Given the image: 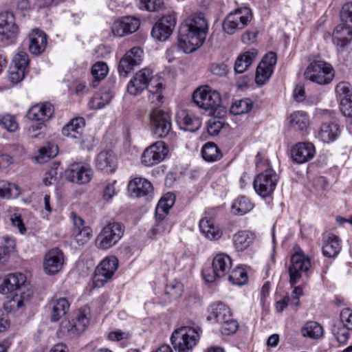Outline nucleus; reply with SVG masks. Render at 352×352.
Here are the masks:
<instances>
[{
	"instance_id": "obj_1",
	"label": "nucleus",
	"mask_w": 352,
	"mask_h": 352,
	"mask_svg": "<svg viewBox=\"0 0 352 352\" xmlns=\"http://www.w3.org/2000/svg\"><path fill=\"white\" fill-rule=\"evenodd\" d=\"M208 29V21L203 14L189 16L179 27V47L185 53L195 51L204 43Z\"/></svg>"
},
{
	"instance_id": "obj_2",
	"label": "nucleus",
	"mask_w": 352,
	"mask_h": 352,
	"mask_svg": "<svg viewBox=\"0 0 352 352\" xmlns=\"http://www.w3.org/2000/svg\"><path fill=\"white\" fill-rule=\"evenodd\" d=\"M151 82L148 99L155 104L162 102L163 83L153 78V71L149 68H144L138 72L127 85L129 94L136 96L145 89Z\"/></svg>"
},
{
	"instance_id": "obj_3",
	"label": "nucleus",
	"mask_w": 352,
	"mask_h": 352,
	"mask_svg": "<svg viewBox=\"0 0 352 352\" xmlns=\"http://www.w3.org/2000/svg\"><path fill=\"white\" fill-rule=\"evenodd\" d=\"M256 167L261 173L254 177V189L263 198L270 197L276 187L278 176L268 163L258 162Z\"/></svg>"
},
{
	"instance_id": "obj_4",
	"label": "nucleus",
	"mask_w": 352,
	"mask_h": 352,
	"mask_svg": "<svg viewBox=\"0 0 352 352\" xmlns=\"http://www.w3.org/2000/svg\"><path fill=\"white\" fill-rule=\"evenodd\" d=\"M305 78L312 82L325 85L329 84L335 76L332 65L324 60H316L310 63L307 67Z\"/></svg>"
},
{
	"instance_id": "obj_5",
	"label": "nucleus",
	"mask_w": 352,
	"mask_h": 352,
	"mask_svg": "<svg viewBox=\"0 0 352 352\" xmlns=\"http://www.w3.org/2000/svg\"><path fill=\"white\" fill-rule=\"evenodd\" d=\"M199 339V335L195 329L182 327L173 332L170 341L176 352H191Z\"/></svg>"
},
{
	"instance_id": "obj_6",
	"label": "nucleus",
	"mask_w": 352,
	"mask_h": 352,
	"mask_svg": "<svg viewBox=\"0 0 352 352\" xmlns=\"http://www.w3.org/2000/svg\"><path fill=\"white\" fill-rule=\"evenodd\" d=\"M124 233V226L122 223H109L97 236L95 241L96 246L99 250H109L122 239Z\"/></svg>"
},
{
	"instance_id": "obj_7",
	"label": "nucleus",
	"mask_w": 352,
	"mask_h": 352,
	"mask_svg": "<svg viewBox=\"0 0 352 352\" xmlns=\"http://www.w3.org/2000/svg\"><path fill=\"white\" fill-rule=\"evenodd\" d=\"M192 100L197 107L210 111L217 109L221 102L220 94L209 85L197 87L192 94Z\"/></svg>"
},
{
	"instance_id": "obj_8",
	"label": "nucleus",
	"mask_w": 352,
	"mask_h": 352,
	"mask_svg": "<svg viewBox=\"0 0 352 352\" xmlns=\"http://www.w3.org/2000/svg\"><path fill=\"white\" fill-rule=\"evenodd\" d=\"M252 19V13L249 8H238L226 17L223 23V30L229 34H232L236 31L243 29Z\"/></svg>"
},
{
	"instance_id": "obj_9",
	"label": "nucleus",
	"mask_w": 352,
	"mask_h": 352,
	"mask_svg": "<svg viewBox=\"0 0 352 352\" xmlns=\"http://www.w3.org/2000/svg\"><path fill=\"white\" fill-rule=\"evenodd\" d=\"M232 259L228 254H219L212 261V268L204 269L202 274L205 280L208 283L214 282L217 278L225 276L230 272L232 267Z\"/></svg>"
},
{
	"instance_id": "obj_10",
	"label": "nucleus",
	"mask_w": 352,
	"mask_h": 352,
	"mask_svg": "<svg viewBox=\"0 0 352 352\" xmlns=\"http://www.w3.org/2000/svg\"><path fill=\"white\" fill-rule=\"evenodd\" d=\"M311 266L310 258L301 250L296 251L291 257V265L289 267L290 284H296L302 274L307 272Z\"/></svg>"
},
{
	"instance_id": "obj_11",
	"label": "nucleus",
	"mask_w": 352,
	"mask_h": 352,
	"mask_svg": "<svg viewBox=\"0 0 352 352\" xmlns=\"http://www.w3.org/2000/svg\"><path fill=\"white\" fill-rule=\"evenodd\" d=\"M118 267V260L114 256L104 258L96 267L94 277V284L100 287L109 281Z\"/></svg>"
},
{
	"instance_id": "obj_12",
	"label": "nucleus",
	"mask_w": 352,
	"mask_h": 352,
	"mask_svg": "<svg viewBox=\"0 0 352 352\" xmlns=\"http://www.w3.org/2000/svg\"><path fill=\"white\" fill-rule=\"evenodd\" d=\"M168 153V148L164 142L159 141L146 148L141 157L142 163L146 166H152L163 161Z\"/></svg>"
},
{
	"instance_id": "obj_13",
	"label": "nucleus",
	"mask_w": 352,
	"mask_h": 352,
	"mask_svg": "<svg viewBox=\"0 0 352 352\" xmlns=\"http://www.w3.org/2000/svg\"><path fill=\"white\" fill-rule=\"evenodd\" d=\"M68 181L78 184L89 183L93 177V170L87 164L74 163L71 164L65 171Z\"/></svg>"
},
{
	"instance_id": "obj_14",
	"label": "nucleus",
	"mask_w": 352,
	"mask_h": 352,
	"mask_svg": "<svg viewBox=\"0 0 352 352\" xmlns=\"http://www.w3.org/2000/svg\"><path fill=\"white\" fill-rule=\"evenodd\" d=\"M143 50L140 47H133L126 52L118 65V72L121 76L126 77L134 67L142 61Z\"/></svg>"
},
{
	"instance_id": "obj_15",
	"label": "nucleus",
	"mask_w": 352,
	"mask_h": 352,
	"mask_svg": "<svg viewBox=\"0 0 352 352\" xmlns=\"http://www.w3.org/2000/svg\"><path fill=\"white\" fill-rule=\"evenodd\" d=\"M177 21L175 14L162 16L153 26L151 35L157 41H164L172 34Z\"/></svg>"
},
{
	"instance_id": "obj_16",
	"label": "nucleus",
	"mask_w": 352,
	"mask_h": 352,
	"mask_svg": "<svg viewBox=\"0 0 352 352\" xmlns=\"http://www.w3.org/2000/svg\"><path fill=\"white\" fill-rule=\"evenodd\" d=\"M151 124L153 132L160 138L166 137L171 130L170 116L162 111H154L151 114Z\"/></svg>"
},
{
	"instance_id": "obj_17",
	"label": "nucleus",
	"mask_w": 352,
	"mask_h": 352,
	"mask_svg": "<svg viewBox=\"0 0 352 352\" xmlns=\"http://www.w3.org/2000/svg\"><path fill=\"white\" fill-rule=\"evenodd\" d=\"M89 324V318L85 310L80 309L73 323H70L69 321L62 322L60 330L64 333H67V336L76 337L83 332Z\"/></svg>"
},
{
	"instance_id": "obj_18",
	"label": "nucleus",
	"mask_w": 352,
	"mask_h": 352,
	"mask_svg": "<svg viewBox=\"0 0 352 352\" xmlns=\"http://www.w3.org/2000/svg\"><path fill=\"white\" fill-rule=\"evenodd\" d=\"M18 32L14 16L9 12L0 14V41L9 44L13 42Z\"/></svg>"
},
{
	"instance_id": "obj_19",
	"label": "nucleus",
	"mask_w": 352,
	"mask_h": 352,
	"mask_svg": "<svg viewBox=\"0 0 352 352\" xmlns=\"http://www.w3.org/2000/svg\"><path fill=\"white\" fill-rule=\"evenodd\" d=\"M276 62V53L270 52L265 55L256 69L255 80L258 85H263L270 79Z\"/></svg>"
},
{
	"instance_id": "obj_20",
	"label": "nucleus",
	"mask_w": 352,
	"mask_h": 352,
	"mask_svg": "<svg viewBox=\"0 0 352 352\" xmlns=\"http://www.w3.org/2000/svg\"><path fill=\"white\" fill-rule=\"evenodd\" d=\"M71 218L73 221L72 236L78 245H83L91 238L92 230L85 226L84 220L75 212L71 213Z\"/></svg>"
},
{
	"instance_id": "obj_21",
	"label": "nucleus",
	"mask_w": 352,
	"mask_h": 352,
	"mask_svg": "<svg viewBox=\"0 0 352 352\" xmlns=\"http://www.w3.org/2000/svg\"><path fill=\"white\" fill-rule=\"evenodd\" d=\"M70 302L65 297L52 298L47 303V312L51 322H56L65 316L69 310Z\"/></svg>"
},
{
	"instance_id": "obj_22",
	"label": "nucleus",
	"mask_w": 352,
	"mask_h": 352,
	"mask_svg": "<svg viewBox=\"0 0 352 352\" xmlns=\"http://www.w3.org/2000/svg\"><path fill=\"white\" fill-rule=\"evenodd\" d=\"M63 263V253L58 248H53L45 255L43 269L47 274L53 275L62 269Z\"/></svg>"
},
{
	"instance_id": "obj_23",
	"label": "nucleus",
	"mask_w": 352,
	"mask_h": 352,
	"mask_svg": "<svg viewBox=\"0 0 352 352\" xmlns=\"http://www.w3.org/2000/svg\"><path fill=\"white\" fill-rule=\"evenodd\" d=\"M316 153L314 145L311 142H299L291 151L292 158L297 164H303L311 160Z\"/></svg>"
},
{
	"instance_id": "obj_24",
	"label": "nucleus",
	"mask_w": 352,
	"mask_h": 352,
	"mask_svg": "<svg viewBox=\"0 0 352 352\" xmlns=\"http://www.w3.org/2000/svg\"><path fill=\"white\" fill-rule=\"evenodd\" d=\"M176 121L182 129L190 132L197 131L201 126L199 118L185 110L179 111L177 113Z\"/></svg>"
},
{
	"instance_id": "obj_25",
	"label": "nucleus",
	"mask_w": 352,
	"mask_h": 352,
	"mask_svg": "<svg viewBox=\"0 0 352 352\" xmlns=\"http://www.w3.org/2000/svg\"><path fill=\"white\" fill-rule=\"evenodd\" d=\"M54 113V108L50 102L38 104L32 106L28 112V118L30 120L43 123L47 121Z\"/></svg>"
},
{
	"instance_id": "obj_26",
	"label": "nucleus",
	"mask_w": 352,
	"mask_h": 352,
	"mask_svg": "<svg viewBox=\"0 0 352 352\" xmlns=\"http://www.w3.org/2000/svg\"><path fill=\"white\" fill-rule=\"evenodd\" d=\"M232 316L230 308L223 302L213 303L208 309L207 320L216 323H221Z\"/></svg>"
},
{
	"instance_id": "obj_27",
	"label": "nucleus",
	"mask_w": 352,
	"mask_h": 352,
	"mask_svg": "<svg viewBox=\"0 0 352 352\" xmlns=\"http://www.w3.org/2000/svg\"><path fill=\"white\" fill-rule=\"evenodd\" d=\"M47 46V36L44 32L34 29L29 35V50L34 55L41 54Z\"/></svg>"
},
{
	"instance_id": "obj_28",
	"label": "nucleus",
	"mask_w": 352,
	"mask_h": 352,
	"mask_svg": "<svg viewBox=\"0 0 352 352\" xmlns=\"http://www.w3.org/2000/svg\"><path fill=\"white\" fill-rule=\"evenodd\" d=\"M199 230L203 235L210 241H217L222 236V231L210 218H203L199 221Z\"/></svg>"
},
{
	"instance_id": "obj_29",
	"label": "nucleus",
	"mask_w": 352,
	"mask_h": 352,
	"mask_svg": "<svg viewBox=\"0 0 352 352\" xmlns=\"http://www.w3.org/2000/svg\"><path fill=\"white\" fill-rule=\"evenodd\" d=\"M26 281L25 276L22 273H12L8 274L0 285V293L6 294L21 287Z\"/></svg>"
},
{
	"instance_id": "obj_30",
	"label": "nucleus",
	"mask_w": 352,
	"mask_h": 352,
	"mask_svg": "<svg viewBox=\"0 0 352 352\" xmlns=\"http://www.w3.org/2000/svg\"><path fill=\"white\" fill-rule=\"evenodd\" d=\"M96 167L105 173H112L116 168V157L109 151H101L96 160Z\"/></svg>"
},
{
	"instance_id": "obj_31",
	"label": "nucleus",
	"mask_w": 352,
	"mask_h": 352,
	"mask_svg": "<svg viewBox=\"0 0 352 352\" xmlns=\"http://www.w3.org/2000/svg\"><path fill=\"white\" fill-rule=\"evenodd\" d=\"M339 135V126L334 122H327L321 125L318 138L324 143H329L335 141Z\"/></svg>"
},
{
	"instance_id": "obj_32",
	"label": "nucleus",
	"mask_w": 352,
	"mask_h": 352,
	"mask_svg": "<svg viewBox=\"0 0 352 352\" xmlns=\"http://www.w3.org/2000/svg\"><path fill=\"white\" fill-rule=\"evenodd\" d=\"M254 235L248 230H240L232 236V243L237 252H243L253 242Z\"/></svg>"
},
{
	"instance_id": "obj_33",
	"label": "nucleus",
	"mask_w": 352,
	"mask_h": 352,
	"mask_svg": "<svg viewBox=\"0 0 352 352\" xmlns=\"http://www.w3.org/2000/svg\"><path fill=\"white\" fill-rule=\"evenodd\" d=\"M85 126V119L82 117L73 118L62 129L63 135L70 138H77L80 135Z\"/></svg>"
},
{
	"instance_id": "obj_34",
	"label": "nucleus",
	"mask_w": 352,
	"mask_h": 352,
	"mask_svg": "<svg viewBox=\"0 0 352 352\" xmlns=\"http://www.w3.org/2000/svg\"><path fill=\"white\" fill-rule=\"evenodd\" d=\"M129 186L136 197H143L153 191L151 183L141 177H136L133 179L130 182Z\"/></svg>"
},
{
	"instance_id": "obj_35",
	"label": "nucleus",
	"mask_w": 352,
	"mask_h": 352,
	"mask_svg": "<svg viewBox=\"0 0 352 352\" xmlns=\"http://www.w3.org/2000/svg\"><path fill=\"white\" fill-rule=\"evenodd\" d=\"M256 56L257 52L256 50H251L241 54L235 61V72L239 74L244 72L251 65Z\"/></svg>"
},
{
	"instance_id": "obj_36",
	"label": "nucleus",
	"mask_w": 352,
	"mask_h": 352,
	"mask_svg": "<svg viewBox=\"0 0 352 352\" xmlns=\"http://www.w3.org/2000/svg\"><path fill=\"white\" fill-rule=\"evenodd\" d=\"M175 197L173 193L168 192L165 194L159 201L156 209L155 217L158 219H164L168 213L169 210L174 205Z\"/></svg>"
},
{
	"instance_id": "obj_37",
	"label": "nucleus",
	"mask_w": 352,
	"mask_h": 352,
	"mask_svg": "<svg viewBox=\"0 0 352 352\" xmlns=\"http://www.w3.org/2000/svg\"><path fill=\"white\" fill-rule=\"evenodd\" d=\"M289 126L294 130L304 131L309 126V117L304 111H295L289 116Z\"/></svg>"
},
{
	"instance_id": "obj_38",
	"label": "nucleus",
	"mask_w": 352,
	"mask_h": 352,
	"mask_svg": "<svg viewBox=\"0 0 352 352\" xmlns=\"http://www.w3.org/2000/svg\"><path fill=\"white\" fill-rule=\"evenodd\" d=\"M341 250L340 240L338 236L330 234L322 246V253L327 257H334Z\"/></svg>"
},
{
	"instance_id": "obj_39",
	"label": "nucleus",
	"mask_w": 352,
	"mask_h": 352,
	"mask_svg": "<svg viewBox=\"0 0 352 352\" xmlns=\"http://www.w3.org/2000/svg\"><path fill=\"white\" fill-rule=\"evenodd\" d=\"M201 155L204 160L208 162H214L219 160L223 155L220 149L214 142L206 143L201 149Z\"/></svg>"
},
{
	"instance_id": "obj_40",
	"label": "nucleus",
	"mask_w": 352,
	"mask_h": 352,
	"mask_svg": "<svg viewBox=\"0 0 352 352\" xmlns=\"http://www.w3.org/2000/svg\"><path fill=\"white\" fill-rule=\"evenodd\" d=\"M111 98L109 91L96 93L89 102V107L91 109H102L110 102Z\"/></svg>"
},
{
	"instance_id": "obj_41",
	"label": "nucleus",
	"mask_w": 352,
	"mask_h": 352,
	"mask_svg": "<svg viewBox=\"0 0 352 352\" xmlns=\"http://www.w3.org/2000/svg\"><path fill=\"white\" fill-rule=\"evenodd\" d=\"M301 333L304 337L319 339L323 336V328L315 321H309L302 327Z\"/></svg>"
},
{
	"instance_id": "obj_42",
	"label": "nucleus",
	"mask_w": 352,
	"mask_h": 352,
	"mask_svg": "<svg viewBox=\"0 0 352 352\" xmlns=\"http://www.w3.org/2000/svg\"><path fill=\"white\" fill-rule=\"evenodd\" d=\"M21 193L19 187L14 184L6 181H0V198L14 199Z\"/></svg>"
},
{
	"instance_id": "obj_43",
	"label": "nucleus",
	"mask_w": 352,
	"mask_h": 352,
	"mask_svg": "<svg viewBox=\"0 0 352 352\" xmlns=\"http://www.w3.org/2000/svg\"><path fill=\"white\" fill-rule=\"evenodd\" d=\"M253 208V204L250 199L245 197L241 196L236 198L232 204V212L238 215H243L249 212Z\"/></svg>"
},
{
	"instance_id": "obj_44",
	"label": "nucleus",
	"mask_w": 352,
	"mask_h": 352,
	"mask_svg": "<svg viewBox=\"0 0 352 352\" xmlns=\"http://www.w3.org/2000/svg\"><path fill=\"white\" fill-rule=\"evenodd\" d=\"M349 34H352L351 31L344 26L338 25L333 34V43L340 47H344L349 43V40L346 38V36Z\"/></svg>"
},
{
	"instance_id": "obj_45",
	"label": "nucleus",
	"mask_w": 352,
	"mask_h": 352,
	"mask_svg": "<svg viewBox=\"0 0 352 352\" xmlns=\"http://www.w3.org/2000/svg\"><path fill=\"white\" fill-rule=\"evenodd\" d=\"M183 292V284L175 280L166 286L164 294L167 296L168 300H173L179 298L182 295Z\"/></svg>"
},
{
	"instance_id": "obj_46",
	"label": "nucleus",
	"mask_w": 352,
	"mask_h": 352,
	"mask_svg": "<svg viewBox=\"0 0 352 352\" xmlns=\"http://www.w3.org/2000/svg\"><path fill=\"white\" fill-rule=\"evenodd\" d=\"M340 19L343 23L341 25L351 31L352 34V3H346L342 6Z\"/></svg>"
},
{
	"instance_id": "obj_47",
	"label": "nucleus",
	"mask_w": 352,
	"mask_h": 352,
	"mask_svg": "<svg viewBox=\"0 0 352 352\" xmlns=\"http://www.w3.org/2000/svg\"><path fill=\"white\" fill-rule=\"evenodd\" d=\"M228 280L234 285H243L248 280L247 272L243 268L237 267L232 270L228 276Z\"/></svg>"
},
{
	"instance_id": "obj_48",
	"label": "nucleus",
	"mask_w": 352,
	"mask_h": 352,
	"mask_svg": "<svg viewBox=\"0 0 352 352\" xmlns=\"http://www.w3.org/2000/svg\"><path fill=\"white\" fill-rule=\"evenodd\" d=\"M252 107V102L248 99L236 101L230 107V112L234 115H241L249 112Z\"/></svg>"
},
{
	"instance_id": "obj_49",
	"label": "nucleus",
	"mask_w": 352,
	"mask_h": 352,
	"mask_svg": "<svg viewBox=\"0 0 352 352\" xmlns=\"http://www.w3.org/2000/svg\"><path fill=\"white\" fill-rule=\"evenodd\" d=\"M351 329L342 325L339 322L332 327L331 331L336 337L338 342L340 343H345L347 342L349 337V331Z\"/></svg>"
},
{
	"instance_id": "obj_50",
	"label": "nucleus",
	"mask_w": 352,
	"mask_h": 352,
	"mask_svg": "<svg viewBox=\"0 0 352 352\" xmlns=\"http://www.w3.org/2000/svg\"><path fill=\"white\" fill-rule=\"evenodd\" d=\"M109 72L107 65L104 62H97L91 68V74L94 79L100 81L104 78Z\"/></svg>"
},
{
	"instance_id": "obj_51",
	"label": "nucleus",
	"mask_w": 352,
	"mask_h": 352,
	"mask_svg": "<svg viewBox=\"0 0 352 352\" xmlns=\"http://www.w3.org/2000/svg\"><path fill=\"white\" fill-rule=\"evenodd\" d=\"M58 153V148L56 146L50 148L45 147L41 148L38 151V155L36 157L38 163L42 164L47 162L51 158L55 157Z\"/></svg>"
},
{
	"instance_id": "obj_52",
	"label": "nucleus",
	"mask_w": 352,
	"mask_h": 352,
	"mask_svg": "<svg viewBox=\"0 0 352 352\" xmlns=\"http://www.w3.org/2000/svg\"><path fill=\"white\" fill-rule=\"evenodd\" d=\"M162 0H138V6L141 10L149 12L158 10L163 6Z\"/></svg>"
},
{
	"instance_id": "obj_53",
	"label": "nucleus",
	"mask_w": 352,
	"mask_h": 352,
	"mask_svg": "<svg viewBox=\"0 0 352 352\" xmlns=\"http://www.w3.org/2000/svg\"><path fill=\"white\" fill-rule=\"evenodd\" d=\"M221 325V332L223 335L229 336L236 331L239 324L236 320H234L232 316L228 320L222 322Z\"/></svg>"
},
{
	"instance_id": "obj_54",
	"label": "nucleus",
	"mask_w": 352,
	"mask_h": 352,
	"mask_svg": "<svg viewBox=\"0 0 352 352\" xmlns=\"http://www.w3.org/2000/svg\"><path fill=\"white\" fill-rule=\"evenodd\" d=\"M26 71L11 65L8 71V79L13 84L20 82L25 77Z\"/></svg>"
},
{
	"instance_id": "obj_55",
	"label": "nucleus",
	"mask_w": 352,
	"mask_h": 352,
	"mask_svg": "<svg viewBox=\"0 0 352 352\" xmlns=\"http://www.w3.org/2000/svg\"><path fill=\"white\" fill-rule=\"evenodd\" d=\"M164 219H158L156 218L157 223L153 229L154 234H165L170 232L172 225L167 220Z\"/></svg>"
},
{
	"instance_id": "obj_56",
	"label": "nucleus",
	"mask_w": 352,
	"mask_h": 352,
	"mask_svg": "<svg viewBox=\"0 0 352 352\" xmlns=\"http://www.w3.org/2000/svg\"><path fill=\"white\" fill-rule=\"evenodd\" d=\"M29 63L28 55L24 52L17 53L12 59V66L26 71Z\"/></svg>"
},
{
	"instance_id": "obj_57",
	"label": "nucleus",
	"mask_w": 352,
	"mask_h": 352,
	"mask_svg": "<svg viewBox=\"0 0 352 352\" xmlns=\"http://www.w3.org/2000/svg\"><path fill=\"white\" fill-rule=\"evenodd\" d=\"M121 21L128 34L135 32L140 27V21L135 17L127 16L122 17Z\"/></svg>"
},
{
	"instance_id": "obj_58",
	"label": "nucleus",
	"mask_w": 352,
	"mask_h": 352,
	"mask_svg": "<svg viewBox=\"0 0 352 352\" xmlns=\"http://www.w3.org/2000/svg\"><path fill=\"white\" fill-rule=\"evenodd\" d=\"M337 98L340 100L342 98H348V96H352L349 83L346 82H340L335 88Z\"/></svg>"
},
{
	"instance_id": "obj_59",
	"label": "nucleus",
	"mask_w": 352,
	"mask_h": 352,
	"mask_svg": "<svg viewBox=\"0 0 352 352\" xmlns=\"http://www.w3.org/2000/svg\"><path fill=\"white\" fill-rule=\"evenodd\" d=\"M0 125L10 132L15 131L18 128L17 122L10 115H6L0 118Z\"/></svg>"
},
{
	"instance_id": "obj_60",
	"label": "nucleus",
	"mask_w": 352,
	"mask_h": 352,
	"mask_svg": "<svg viewBox=\"0 0 352 352\" xmlns=\"http://www.w3.org/2000/svg\"><path fill=\"white\" fill-rule=\"evenodd\" d=\"M223 122L217 118H210L207 124V130L210 135H217L223 128Z\"/></svg>"
},
{
	"instance_id": "obj_61",
	"label": "nucleus",
	"mask_w": 352,
	"mask_h": 352,
	"mask_svg": "<svg viewBox=\"0 0 352 352\" xmlns=\"http://www.w3.org/2000/svg\"><path fill=\"white\" fill-rule=\"evenodd\" d=\"M340 324L352 330V310L346 308L341 311L340 315Z\"/></svg>"
},
{
	"instance_id": "obj_62",
	"label": "nucleus",
	"mask_w": 352,
	"mask_h": 352,
	"mask_svg": "<svg viewBox=\"0 0 352 352\" xmlns=\"http://www.w3.org/2000/svg\"><path fill=\"white\" fill-rule=\"evenodd\" d=\"M340 111L344 116L352 117V96L342 98L340 100Z\"/></svg>"
},
{
	"instance_id": "obj_63",
	"label": "nucleus",
	"mask_w": 352,
	"mask_h": 352,
	"mask_svg": "<svg viewBox=\"0 0 352 352\" xmlns=\"http://www.w3.org/2000/svg\"><path fill=\"white\" fill-rule=\"evenodd\" d=\"M116 182H117L114 180L112 182L107 184L104 187L102 192V199L104 201H109L111 200L113 197L116 195V190L115 188Z\"/></svg>"
},
{
	"instance_id": "obj_64",
	"label": "nucleus",
	"mask_w": 352,
	"mask_h": 352,
	"mask_svg": "<svg viewBox=\"0 0 352 352\" xmlns=\"http://www.w3.org/2000/svg\"><path fill=\"white\" fill-rule=\"evenodd\" d=\"M111 30L113 34L118 37H122L128 34L127 31L124 26L121 19L115 21L113 23Z\"/></svg>"
}]
</instances>
